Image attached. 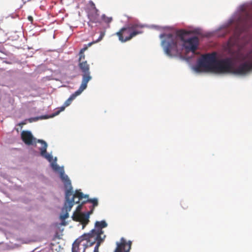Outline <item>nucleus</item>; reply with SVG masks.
I'll list each match as a JSON object with an SVG mask.
<instances>
[{
  "mask_svg": "<svg viewBox=\"0 0 252 252\" xmlns=\"http://www.w3.org/2000/svg\"><path fill=\"white\" fill-rule=\"evenodd\" d=\"M247 43V42H246L244 43V44H246Z\"/></svg>",
  "mask_w": 252,
  "mask_h": 252,
  "instance_id": "obj_24",
  "label": "nucleus"
},
{
  "mask_svg": "<svg viewBox=\"0 0 252 252\" xmlns=\"http://www.w3.org/2000/svg\"><path fill=\"white\" fill-rule=\"evenodd\" d=\"M78 66L81 72L83 73L82 80L80 86L86 89L88 83L92 78L90 74L89 64L88 63L87 61H82V62L79 63Z\"/></svg>",
  "mask_w": 252,
  "mask_h": 252,
  "instance_id": "obj_8",
  "label": "nucleus"
},
{
  "mask_svg": "<svg viewBox=\"0 0 252 252\" xmlns=\"http://www.w3.org/2000/svg\"><path fill=\"white\" fill-rule=\"evenodd\" d=\"M245 58L248 61L241 63L237 67L233 65L231 58L217 60L213 72L245 75L252 70V50L246 55Z\"/></svg>",
  "mask_w": 252,
  "mask_h": 252,
  "instance_id": "obj_4",
  "label": "nucleus"
},
{
  "mask_svg": "<svg viewBox=\"0 0 252 252\" xmlns=\"http://www.w3.org/2000/svg\"><path fill=\"white\" fill-rule=\"evenodd\" d=\"M21 138L23 142L28 145H33L36 143V139L33 137L32 133L29 131H23L21 132Z\"/></svg>",
  "mask_w": 252,
  "mask_h": 252,
  "instance_id": "obj_12",
  "label": "nucleus"
},
{
  "mask_svg": "<svg viewBox=\"0 0 252 252\" xmlns=\"http://www.w3.org/2000/svg\"><path fill=\"white\" fill-rule=\"evenodd\" d=\"M102 20L106 23L109 24L112 20V17H108L105 14H103L101 16Z\"/></svg>",
  "mask_w": 252,
  "mask_h": 252,
  "instance_id": "obj_17",
  "label": "nucleus"
},
{
  "mask_svg": "<svg viewBox=\"0 0 252 252\" xmlns=\"http://www.w3.org/2000/svg\"><path fill=\"white\" fill-rule=\"evenodd\" d=\"M89 47V46H88V44L87 45H85L82 49H81L80 52H81V53H82V52L84 53V52L88 49Z\"/></svg>",
  "mask_w": 252,
  "mask_h": 252,
  "instance_id": "obj_19",
  "label": "nucleus"
},
{
  "mask_svg": "<svg viewBox=\"0 0 252 252\" xmlns=\"http://www.w3.org/2000/svg\"><path fill=\"white\" fill-rule=\"evenodd\" d=\"M143 28L142 25L138 24H130L122 28L116 33V35L118 36L120 41L125 42L137 35L142 33Z\"/></svg>",
  "mask_w": 252,
  "mask_h": 252,
  "instance_id": "obj_5",
  "label": "nucleus"
},
{
  "mask_svg": "<svg viewBox=\"0 0 252 252\" xmlns=\"http://www.w3.org/2000/svg\"><path fill=\"white\" fill-rule=\"evenodd\" d=\"M189 34V32L184 30H178L175 34H161L159 37L162 39L161 45L165 53L169 56H181L184 48L186 52L195 53L199 40L196 36L187 38Z\"/></svg>",
  "mask_w": 252,
  "mask_h": 252,
  "instance_id": "obj_1",
  "label": "nucleus"
},
{
  "mask_svg": "<svg viewBox=\"0 0 252 252\" xmlns=\"http://www.w3.org/2000/svg\"><path fill=\"white\" fill-rule=\"evenodd\" d=\"M82 204L79 205L77 207L76 210L78 211H80V210L82 208Z\"/></svg>",
  "mask_w": 252,
  "mask_h": 252,
  "instance_id": "obj_21",
  "label": "nucleus"
},
{
  "mask_svg": "<svg viewBox=\"0 0 252 252\" xmlns=\"http://www.w3.org/2000/svg\"><path fill=\"white\" fill-rule=\"evenodd\" d=\"M105 35V32H101L100 36L99 38L95 41H93L92 42H90L88 43L89 46H91L93 44L95 43L96 42H98L101 40L102 38H103L104 36Z\"/></svg>",
  "mask_w": 252,
  "mask_h": 252,
  "instance_id": "obj_15",
  "label": "nucleus"
},
{
  "mask_svg": "<svg viewBox=\"0 0 252 252\" xmlns=\"http://www.w3.org/2000/svg\"><path fill=\"white\" fill-rule=\"evenodd\" d=\"M79 58L78 60V62L80 63V62H82V61H85L84 60H85V56L84 53L82 52V53H81V52H79Z\"/></svg>",
  "mask_w": 252,
  "mask_h": 252,
  "instance_id": "obj_18",
  "label": "nucleus"
},
{
  "mask_svg": "<svg viewBox=\"0 0 252 252\" xmlns=\"http://www.w3.org/2000/svg\"><path fill=\"white\" fill-rule=\"evenodd\" d=\"M244 30L245 28L236 27L233 35L230 37L228 41V44L230 47L237 46L239 47L241 46V42L240 37L241 33Z\"/></svg>",
  "mask_w": 252,
  "mask_h": 252,
  "instance_id": "obj_9",
  "label": "nucleus"
},
{
  "mask_svg": "<svg viewBox=\"0 0 252 252\" xmlns=\"http://www.w3.org/2000/svg\"><path fill=\"white\" fill-rule=\"evenodd\" d=\"M217 61L216 54L215 53L203 55L198 61L195 70L197 72L203 71L213 72Z\"/></svg>",
  "mask_w": 252,
  "mask_h": 252,
  "instance_id": "obj_6",
  "label": "nucleus"
},
{
  "mask_svg": "<svg viewBox=\"0 0 252 252\" xmlns=\"http://www.w3.org/2000/svg\"><path fill=\"white\" fill-rule=\"evenodd\" d=\"M37 142L41 144V147L39 148L40 151V155L47 159L49 161H51L53 159L52 156L47 153V144L46 142L43 140L38 139Z\"/></svg>",
  "mask_w": 252,
  "mask_h": 252,
  "instance_id": "obj_13",
  "label": "nucleus"
},
{
  "mask_svg": "<svg viewBox=\"0 0 252 252\" xmlns=\"http://www.w3.org/2000/svg\"><path fill=\"white\" fill-rule=\"evenodd\" d=\"M92 8L90 10L88 13V17L90 22L94 23H99L98 10L95 7L93 2H91Z\"/></svg>",
  "mask_w": 252,
  "mask_h": 252,
  "instance_id": "obj_11",
  "label": "nucleus"
},
{
  "mask_svg": "<svg viewBox=\"0 0 252 252\" xmlns=\"http://www.w3.org/2000/svg\"><path fill=\"white\" fill-rule=\"evenodd\" d=\"M60 178L64 184V187L66 189L65 193V202L63 207L62 208L63 215H61V219L65 220L68 218V212H70L74 205V203H79L80 201L83 200L82 204L86 202H89L93 204V208L98 205V200L97 198H89V195L84 194L81 190H76L74 194H73V188L71 186V181L68 176L64 173L63 171L60 172Z\"/></svg>",
  "mask_w": 252,
  "mask_h": 252,
  "instance_id": "obj_2",
  "label": "nucleus"
},
{
  "mask_svg": "<svg viewBox=\"0 0 252 252\" xmlns=\"http://www.w3.org/2000/svg\"><path fill=\"white\" fill-rule=\"evenodd\" d=\"M65 106L64 105L63 106H62L60 108V109L59 110H58L56 112H55L54 113H53L52 115L50 116H44V118L47 119V118H52V117H54L57 115H58V114H59V113L61 112V111H63L64 110V108H65Z\"/></svg>",
  "mask_w": 252,
  "mask_h": 252,
  "instance_id": "obj_16",
  "label": "nucleus"
},
{
  "mask_svg": "<svg viewBox=\"0 0 252 252\" xmlns=\"http://www.w3.org/2000/svg\"><path fill=\"white\" fill-rule=\"evenodd\" d=\"M247 18H248V19L251 18L250 16L248 14L247 15Z\"/></svg>",
  "mask_w": 252,
  "mask_h": 252,
  "instance_id": "obj_23",
  "label": "nucleus"
},
{
  "mask_svg": "<svg viewBox=\"0 0 252 252\" xmlns=\"http://www.w3.org/2000/svg\"><path fill=\"white\" fill-rule=\"evenodd\" d=\"M94 244V243L91 241L90 238L85 233L74 242L72 246V252H80V246H83V252H85L87 248L92 246Z\"/></svg>",
  "mask_w": 252,
  "mask_h": 252,
  "instance_id": "obj_7",
  "label": "nucleus"
},
{
  "mask_svg": "<svg viewBox=\"0 0 252 252\" xmlns=\"http://www.w3.org/2000/svg\"><path fill=\"white\" fill-rule=\"evenodd\" d=\"M85 89V88L80 86L78 90L76 91L74 93L72 94L65 101L64 103L65 107L69 106L71 104L72 101L77 96L80 95Z\"/></svg>",
  "mask_w": 252,
  "mask_h": 252,
  "instance_id": "obj_14",
  "label": "nucleus"
},
{
  "mask_svg": "<svg viewBox=\"0 0 252 252\" xmlns=\"http://www.w3.org/2000/svg\"><path fill=\"white\" fill-rule=\"evenodd\" d=\"M11 0H0V1L3 3H7L10 2Z\"/></svg>",
  "mask_w": 252,
  "mask_h": 252,
  "instance_id": "obj_20",
  "label": "nucleus"
},
{
  "mask_svg": "<svg viewBox=\"0 0 252 252\" xmlns=\"http://www.w3.org/2000/svg\"><path fill=\"white\" fill-rule=\"evenodd\" d=\"M107 226V223L105 220L96 221L94 224V228L90 232L85 233L91 239V241L96 245L94 252H99V247L105 237L102 228ZM132 242L130 241H126L123 237L121 238L120 242H116V248L114 252H129L131 249Z\"/></svg>",
  "mask_w": 252,
  "mask_h": 252,
  "instance_id": "obj_3",
  "label": "nucleus"
},
{
  "mask_svg": "<svg viewBox=\"0 0 252 252\" xmlns=\"http://www.w3.org/2000/svg\"><path fill=\"white\" fill-rule=\"evenodd\" d=\"M93 209H91L89 212L88 215L84 214L74 212L72 218L74 220L80 222L83 225V228L88 224L89 221V216L93 213Z\"/></svg>",
  "mask_w": 252,
  "mask_h": 252,
  "instance_id": "obj_10",
  "label": "nucleus"
},
{
  "mask_svg": "<svg viewBox=\"0 0 252 252\" xmlns=\"http://www.w3.org/2000/svg\"><path fill=\"white\" fill-rule=\"evenodd\" d=\"M28 20H29L30 21H31V22H32V21H33V18H32L31 16H29L28 17Z\"/></svg>",
  "mask_w": 252,
  "mask_h": 252,
  "instance_id": "obj_22",
  "label": "nucleus"
}]
</instances>
